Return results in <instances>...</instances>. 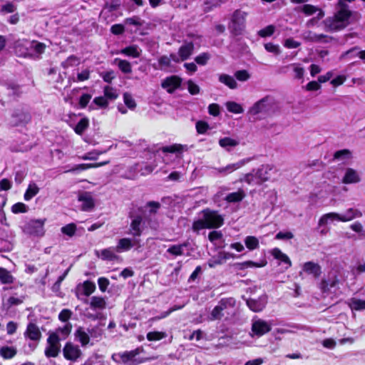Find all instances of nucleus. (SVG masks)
<instances>
[{
  "label": "nucleus",
  "instance_id": "f257e3e1",
  "mask_svg": "<svg viewBox=\"0 0 365 365\" xmlns=\"http://www.w3.org/2000/svg\"><path fill=\"white\" fill-rule=\"evenodd\" d=\"M277 168L269 165H262L257 170H253L252 173L245 174L241 181H245L249 185H260L267 181H274L278 177Z\"/></svg>",
  "mask_w": 365,
  "mask_h": 365
},
{
  "label": "nucleus",
  "instance_id": "f03ea898",
  "mask_svg": "<svg viewBox=\"0 0 365 365\" xmlns=\"http://www.w3.org/2000/svg\"><path fill=\"white\" fill-rule=\"evenodd\" d=\"M223 219L217 212L210 210H203L192 223V230L199 232L203 229H212L220 227Z\"/></svg>",
  "mask_w": 365,
  "mask_h": 365
},
{
  "label": "nucleus",
  "instance_id": "7ed1b4c3",
  "mask_svg": "<svg viewBox=\"0 0 365 365\" xmlns=\"http://www.w3.org/2000/svg\"><path fill=\"white\" fill-rule=\"evenodd\" d=\"M362 212L356 209L349 208L344 215H340L336 212H329L323 215L319 220L318 225L319 227L328 224L329 220H338L341 222L351 221L356 217H361Z\"/></svg>",
  "mask_w": 365,
  "mask_h": 365
},
{
  "label": "nucleus",
  "instance_id": "20e7f679",
  "mask_svg": "<svg viewBox=\"0 0 365 365\" xmlns=\"http://www.w3.org/2000/svg\"><path fill=\"white\" fill-rule=\"evenodd\" d=\"M21 288V291L17 292L11 293L9 297H4L3 298V307L9 310L11 308L14 307H17L21 304L26 299V292L24 289L23 288V285L21 284H19Z\"/></svg>",
  "mask_w": 365,
  "mask_h": 365
},
{
  "label": "nucleus",
  "instance_id": "39448f33",
  "mask_svg": "<svg viewBox=\"0 0 365 365\" xmlns=\"http://www.w3.org/2000/svg\"><path fill=\"white\" fill-rule=\"evenodd\" d=\"M138 354V349L130 351L113 354L112 359L117 363H123L126 365H136L142 362V360L136 359V356Z\"/></svg>",
  "mask_w": 365,
  "mask_h": 365
},
{
  "label": "nucleus",
  "instance_id": "423d86ee",
  "mask_svg": "<svg viewBox=\"0 0 365 365\" xmlns=\"http://www.w3.org/2000/svg\"><path fill=\"white\" fill-rule=\"evenodd\" d=\"M61 351L60 339L57 334H51L47 339L44 354L47 358L58 356Z\"/></svg>",
  "mask_w": 365,
  "mask_h": 365
},
{
  "label": "nucleus",
  "instance_id": "0eeeda50",
  "mask_svg": "<svg viewBox=\"0 0 365 365\" xmlns=\"http://www.w3.org/2000/svg\"><path fill=\"white\" fill-rule=\"evenodd\" d=\"M247 13L240 9L236 10L232 16V33L235 35L241 34L245 28Z\"/></svg>",
  "mask_w": 365,
  "mask_h": 365
},
{
  "label": "nucleus",
  "instance_id": "6e6552de",
  "mask_svg": "<svg viewBox=\"0 0 365 365\" xmlns=\"http://www.w3.org/2000/svg\"><path fill=\"white\" fill-rule=\"evenodd\" d=\"M45 219L31 220L26 225L25 231L30 235L41 237L45 232Z\"/></svg>",
  "mask_w": 365,
  "mask_h": 365
},
{
  "label": "nucleus",
  "instance_id": "1a4fd4ad",
  "mask_svg": "<svg viewBox=\"0 0 365 365\" xmlns=\"http://www.w3.org/2000/svg\"><path fill=\"white\" fill-rule=\"evenodd\" d=\"M28 58L38 60L41 58V55L45 52L46 45L38 41H30L29 44Z\"/></svg>",
  "mask_w": 365,
  "mask_h": 365
},
{
  "label": "nucleus",
  "instance_id": "9d476101",
  "mask_svg": "<svg viewBox=\"0 0 365 365\" xmlns=\"http://www.w3.org/2000/svg\"><path fill=\"white\" fill-rule=\"evenodd\" d=\"M228 299L223 298L212 310L209 319L212 321L220 319L225 314L228 313Z\"/></svg>",
  "mask_w": 365,
  "mask_h": 365
},
{
  "label": "nucleus",
  "instance_id": "9b49d317",
  "mask_svg": "<svg viewBox=\"0 0 365 365\" xmlns=\"http://www.w3.org/2000/svg\"><path fill=\"white\" fill-rule=\"evenodd\" d=\"M272 329L271 325L266 321L258 319L252 324V331L253 334L260 337L269 332Z\"/></svg>",
  "mask_w": 365,
  "mask_h": 365
},
{
  "label": "nucleus",
  "instance_id": "f8f14e48",
  "mask_svg": "<svg viewBox=\"0 0 365 365\" xmlns=\"http://www.w3.org/2000/svg\"><path fill=\"white\" fill-rule=\"evenodd\" d=\"M63 354L66 359L75 361L81 355V351L78 346L67 342L63 349Z\"/></svg>",
  "mask_w": 365,
  "mask_h": 365
},
{
  "label": "nucleus",
  "instance_id": "ddd939ff",
  "mask_svg": "<svg viewBox=\"0 0 365 365\" xmlns=\"http://www.w3.org/2000/svg\"><path fill=\"white\" fill-rule=\"evenodd\" d=\"M78 200L81 202V210L83 211L89 212L94 207L95 202L91 192H79L78 195Z\"/></svg>",
  "mask_w": 365,
  "mask_h": 365
},
{
  "label": "nucleus",
  "instance_id": "4468645a",
  "mask_svg": "<svg viewBox=\"0 0 365 365\" xmlns=\"http://www.w3.org/2000/svg\"><path fill=\"white\" fill-rule=\"evenodd\" d=\"M182 79L178 76L165 78L161 83V86L169 93H173L181 85Z\"/></svg>",
  "mask_w": 365,
  "mask_h": 365
},
{
  "label": "nucleus",
  "instance_id": "2eb2a0df",
  "mask_svg": "<svg viewBox=\"0 0 365 365\" xmlns=\"http://www.w3.org/2000/svg\"><path fill=\"white\" fill-rule=\"evenodd\" d=\"M269 97H264L256 102L249 110L251 115H255L259 113H267L270 109L269 105L267 103Z\"/></svg>",
  "mask_w": 365,
  "mask_h": 365
},
{
  "label": "nucleus",
  "instance_id": "dca6fc26",
  "mask_svg": "<svg viewBox=\"0 0 365 365\" xmlns=\"http://www.w3.org/2000/svg\"><path fill=\"white\" fill-rule=\"evenodd\" d=\"M144 221L141 215L135 216L130 222V234L134 237H140L144 229Z\"/></svg>",
  "mask_w": 365,
  "mask_h": 365
},
{
  "label": "nucleus",
  "instance_id": "f3484780",
  "mask_svg": "<svg viewBox=\"0 0 365 365\" xmlns=\"http://www.w3.org/2000/svg\"><path fill=\"white\" fill-rule=\"evenodd\" d=\"M30 115L29 113L21 110L15 111L11 118L10 124L12 126L23 125L30 120Z\"/></svg>",
  "mask_w": 365,
  "mask_h": 365
},
{
  "label": "nucleus",
  "instance_id": "a211bd4d",
  "mask_svg": "<svg viewBox=\"0 0 365 365\" xmlns=\"http://www.w3.org/2000/svg\"><path fill=\"white\" fill-rule=\"evenodd\" d=\"M304 39L307 41L312 42V43H318V42H324V43H329L332 38L329 37L328 36L325 34H317L313 33L311 31H308L305 32L303 35Z\"/></svg>",
  "mask_w": 365,
  "mask_h": 365
},
{
  "label": "nucleus",
  "instance_id": "6ab92c4d",
  "mask_svg": "<svg viewBox=\"0 0 365 365\" xmlns=\"http://www.w3.org/2000/svg\"><path fill=\"white\" fill-rule=\"evenodd\" d=\"M302 269L304 272L312 274L315 279H318L322 274L321 266L318 263L312 261L305 262Z\"/></svg>",
  "mask_w": 365,
  "mask_h": 365
},
{
  "label": "nucleus",
  "instance_id": "aec40b11",
  "mask_svg": "<svg viewBox=\"0 0 365 365\" xmlns=\"http://www.w3.org/2000/svg\"><path fill=\"white\" fill-rule=\"evenodd\" d=\"M115 252H117L115 247H110L101 250H96V255L103 260L113 261L118 259V255Z\"/></svg>",
  "mask_w": 365,
  "mask_h": 365
},
{
  "label": "nucleus",
  "instance_id": "412c9836",
  "mask_svg": "<svg viewBox=\"0 0 365 365\" xmlns=\"http://www.w3.org/2000/svg\"><path fill=\"white\" fill-rule=\"evenodd\" d=\"M138 240H133L130 238L125 237L118 240V245L115 247L117 252H123L130 250L135 244L138 243Z\"/></svg>",
  "mask_w": 365,
  "mask_h": 365
},
{
  "label": "nucleus",
  "instance_id": "4be33fe9",
  "mask_svg": "<svg viewBox=\"0 0 365 365\" xmlns=\"http://www.w3.org/2000/svg\"><path fill=\"white\" fill-rule=\"evenodd\" d=\"M30 42V40L27 39H21L18 40L15 42L14 49L16 53L19 56L28 58V51H29V43Z\"/></svg>",
  "mask_w": 365,
  "mask_h": 365
},
{
  "label": "nucleus",
  "instance_id": "5701e85b",
  "mask_svg": "<svg viewBox=\"0 0 365 365\" xmlns=\"http://www.w3.org/2000/svg\"><path fill=\"white\" fill-rule=\"evenodd\" d=\"M141 53L142 50L138 46L135 44L126 46L117 52L118 54H123L131 58H139Z\"/></svg>",
  "mask_w": 365,
  "mask_h": 365
},
{
  "label": "nucleus",
  "instance_id": "b1692460",
  "mask_svg": "<svg viewBox=\"0 0 365 365\" xmlns=\"http://www.w3.org/2000/svg\"><path fill=\"white\" fill-rule=\"evenodd\" d=\"M266 300L263 298L249 299L247 300V307L255 312H259L264 309L266 306Z\"/></svg>",
  "mask_w": 365,
  "mask_h": 365
},
{
  "label": "nucleus",
  "instance_id": "393cba45",
  "mask_svg": "<svg viewBox=\"0 0 365 365\" xmlns=\"http://www.w3.org/2000/svg\"><path fill=\"white\" fill-rule=\"evenodd\" d=\"M108 163V161H105L99 163H82L74 165L73 168L67 170L65 173H79L89 168H98L105 165Z\"/></svg>",
  "mask_w": 365,
  "mask_h": 365
},
{
  "label": "nucleus",
  "instance_id": "a878e982",
  "mask_svg": "<svg viewBox=\"0 0 365 365\" xmlns=\"http://www.w3.org/2000/svg\"><path fill=\"white\" fill-rule=\"evenodd\" d=\"M361 180L357 172L351 168L346 170L345 174L342 178V182L344 184L356 183Z\"/></svg>",
  "mask_w": 365,
  "mask_h": 365
},
{
  "label": "nucleus",
  "instance_id": "bb28decb",
  "mask_svg": "<svg viewBox=\"0 0 365 365\" xmlns=\"http://www.w3.org/2000/svg\"><path fill=\"white\" fill-rule=\"evenodd\" d=\"M324 24L327 30L329 31H338L343 30L346 27V24H342L338 22L334 16L326 19Z\"/></svg>",
  "mask_w": 365,
  "mask_h": 365
},
{
  "label": "nucleus",
  "instance_id": "cd10ccee",
  "mask_svg": "<svg viewBox=\"0 0 365 365\" xmlns=\"http://www.w3.org/2000/svg\"><path fill=\"white\" fill-rule=\"evenodd\" d=\"M25 336L31 340L38 341L41 338V334L38 327L36 324L30 323L27 327Z\"/></svg>",
  "mask_w": 365,
  "mask_h": 365
},
{
  "label": "nucleus",
  "instance_id": "c85d7f7f",
  "mask_svg": "<svg viewBox=\"0 0 365 365\" xmlns=\"http://www.w3.org/2000/svg\"><path fill=\"white\" fill-rule=\"evenodd\" d=\"M194 49V45L192 43H186L181 46L178 50V54L180 60L185 61L187 59L192 53Z\"/></svg>",
  "mask_w": 365,
  "mask_h": 365
},
{
  "label": "nucleus",
  "instance_id": "c756f323",
  "mask_svg": "<svg viewBox=\"0 0 365 365\" xmlns=\"http://www.w3.org/2000/svg\"><path fill=\"white\" fill-rule=\"evenodd\" d=\"M351 11L350 10L339 9L334 14V17L338 22L342 24L349 25V19L351 16Z\"/></svg>",
  "mask_w": 365,
  "mask_h": 365
},
{
  "label": "nucleus",
  "instance_id": "7c9ffc66",
  "mask_svg": "<svg viewBox=\"0 0 365 365\" xmlns=\"http://www.w3.org/2000/svg\"><path fill=\"white\" fill-rule=\"evenodd\" d=\"M89 304L93 310H102L106 308V302L103 297L93 296L91 298Z\"/></svg>",
  "mask_w": 365,
  "mask_h": 365
},
{
  "label": "nucleus",
  "instance_id": "2f4dec72",
  "mask_svg": "<svg viewBox=\"0 0 365 365\" xmlns=\"http://www.w3.org/2000/svg\"><path fill=\"white\" fill-rule=\"evenodd\" d=\"M76 337L78 339L82 346L88 345L90 342V335L88 331H86L83 328L79 327L76 333Z\"/></svg>",
  "mask_w": 365,
  "mask_h": 365
},
{
  "label": "nucleus",
  "instance_id": "473e14b6",
  "mask_svg": "<svg viewBox=\"0 0 365 365\" xmlns=\"http://www.w3.org/2000/svg\"><path fill=\"white\" fill-rule=\"evenodd\" d=\"M272 255L277 259L282 261V262L287 264V267H290L292 266V262L289 257L283 253L280 249L275 247L271 252Z\"/></svg>",
  "mask_w": 365,
  "mask_h": 365
},
{
  "label": "nucleus",
  "instance_id": "72a5a7b5",
  "mask_svg": "<svg viewBox=\"0 0 365 365\" xmlns=\"http://www.w3.org/2000/svg\"><path fill=\"white\" fill-rule=\"evenodd\" d=\"M15 281L14 277L5 268L0 267V282L4 284H13Z\"/></svg>",
  "mask_w": 365,
  "mask_h": 365
},
{
  "label": "nucleus",
  "instance_id": "f704fd0d",
  "mask_svg": "<svg viewBox=\"0 0 365 365\" xmlns=\"http://www.w3.org/2000/svg\"><path fill=\"white\" fill-rule=\"evenodd\" d=\"M185 146L180 144H173L165 146L162 148L163 153H175L177 158H180Z\"/></svg>",
  "mask_w": 365,
  "mask_h": 365
},
{
  "label": "nucleus",
  "instance_id": "c9c22d12",
  "mask_svg": "<svg viewBox=\"0 0 365 365\" xmlns=\"http://www.w3.org/2000/svg\"><path fill=\"white\" fill-rule=\"evenodd\" d=\"M114 64L117 65L118 68L124 73H130L132 72V66L130 62L116 58L113 61Z\"/></svg>",
  "mask_w": 365,
  "mask_h": 365
},
{
  "label": "nucleus",
  "instance_id": "e433bc0d",
  "mask_svg": "<svg viewBox=\"0 0 365 365\" xmlns=\"http://www.w3.org/2000/svg\"><path fill=\"white\" fill-rule=\"evenodd\" d=\"M16 353V349L13 346H4L0 348V356L4 359H12Z\"/></svg>",
  "mask_w": 365,
  "mask_h": 365
},
{
  "label": "nucleus",
  "instance_id": "4c0bfd02",
  "mask_svg": "<svg viewBox=\"0 0 365 365\" xmlns=\"http://www.w3.org/2000/svg\"><path fill=\"white\" fill-rule=\"evenodd\" d=\"M349 307L352 311H361L365 309V300L352 297L350 299Z\"/></svg>",
  "mask_w": 365,
  "mask_h": 365
},
{
  "label": "nucleus",
  "instance_id": "58836bf2",
  "mask_svg": "<svg viewBox=\"0 0 365 365\" xmlns=\"http://www.w3.org/2000/svg\"><path fill=\"white\" fill-rule=\"evenodd\" d=\"M39 192V187L38 185L34 182H31L28 188L26 189L25 193H24V200L26 201H29L31 199H32L35 195L38 194Z\"/></svg>",
  "mask_w": 365,
  "mask_h": 365
},
{
  "label": "nucleus",
  "instance_id": "ea45409f",
  "mask_svg": "<svg viewBox=\"0 0 365 365\" xmlns=\"http://www.w3.org/2000/svg\"><path fill=\"white\" fill-rule=\"evenodd\" d=\"M352 158V153L349 149H342L336 151L333 155V160H344Z\"/></svg>",
  "mask_w": 365,
  "mask_h": 365
},
{
  "label": "nucleus",
  "instance_id": "a19ab883",
  "mask_svg": "<svg viewBox=\"0 0 365 365\" xmlns=\"http://www.w3.org/2000/svg\"><path fill=\"white\" fill-rule=\"evenodd\" d=\"M266 263H258L251 260L245 261L243 262L237 263L235 264L237 268L240 270H244L251 267H262L265 265Z\"/></svg>",
  "mask_w": 365,
  "mask_h": 365
},
{
  "label": "nucleus",
  "instance_id": "79ce46f5",
  "mask_svg": "<svg viewBox=\"0 0 365 365\" xmlns=\"http://www.w3.org/2000/svg\"><path fill=\"white\" fill-rule=\"evenodd\" d=\"M81 287L82 289L83 294L86 297L90 296L96 290L95 283L88 280L85 281Z\"/></svg>",
  "mask_w": 365,
  "mask_h": 365
},
{
  "label": "nucleus",
  "instance_id": "37998d69",
  "mask_svg": "<svg viewBox=\"0 0 365 365\" xmlns=\"http://www.w3.org/2000/svg\"><path fill=\"white\" fill-rule=\"evenodd\" d=\"M225 0H205L203 4V11L209 12L214 8L219 6Z\"/></svg>",
  "mask_w": 365,
  "mask_h": 365
},
{
  "label": "nucleus",
  "instance_id": "c03bdc74",
  "mask_svg": "<svg viewBox=\"0 0 365 365\" xmlns=\"http://www.w3.org/2000/svg\"><path fill=\"white\" fill-rule=\"evenodd\" d=\"M88 331L89 333L90 337L96 339V341L100 340L103 334V331L101 328L100 325H96L91 328H88Z\"/></svg>",
  "mask_w": 365,
  "mask_h": 365
},
{
  "label": "nucleus",
  "instance_id": "a18cd8bd",
  "mask_svg": "<svg viewBox=\"0 0 365 365\" xmlns=\"http://www.w3.org/2000/svg\"><path fill=\"white\" fill-rule=\"evenodd\" d=\"M79 63H80V59L77 56H76L74 55H71V56H68L66 61H64L61 63V66L64 69H66V68H68L69 67L77 66L79 64Z\"/></svg>",
  "mask_w": 365,
  "mask_h": 365
},
{
  "label": "nucleus",
  "instance_id": "49530a36",
  "mask_svg": "<svg viewBox=\"0 0 365 365\" xmlns=\"http://www.w3.org/2000/svg\"><path fill=\"white\" fill-rule=\"evenodd\" d=\"M103 93H104V97L108 101L115 100L118 96L116 90L109 86H106L104 87Z\"/></svg>",
  "mask_w": 365,
  "mask_h": 365
},
{
  "label": "nucleus",
  "instance_id": "de8ad7c7",
  "mask_svg": "<svg viewBox=\"0 0 365 365\" xmlns=\"http://www.w3.org/2000/svg\"><path fill=\"white\" fill-rule=\"evenodd\" d=\"M245 244L247 249L254 250L259 246V240L256 237L247 236L245 240Z\"/></svg>",
  "mask_w": 365,
  "mask_h": 365
},
{
  "label": "nucleus",
  "instance_id": "09e8293b",
  "mask_svg": "<svg viewBox=\"0 0 365 365\" xmlns=\"http://www.w3.org/2000/svg\"><path fill=\"white\" fill-rule=\"evenodd\" d=\"M186 246L185 243L172 245L168 249L167 252L175 256H180L183 255V248Z\"/></svg>",
  "mask_w": 365,
  "mask_h": 365
},
{
  "label": "nucleus",
  "instance_id": "8fccbe9b",
  "mask_svg": "<svg viewBox=\"0 0 365 365\" xmlns=\"http://www.w3.org/2000/svg\"><path fill=\"white\" fill-rule=\"evenodd\" d=\"M155 168V165L148 163H142L138 165L137 170L140 172L142 175H146L151 173Z\"/></svg>",
  "mask_w": 365,
  "mask_h": 365
},
{
  "label": "nucleus",
  "instance_id": "3c124183",
  "mask_svg": "<svg viewBox=\"0 0 365 365\" xmlns=\"http://www.w3.org/2000/svg\"><path fill=\"white\" fill-rule=\"evenodd\" d=\"M88 120L86 118H81L74 128L75 132L78 135H81L88 127Z\"/></svg>",
  "mask_w": 365,
  "mask_h": 365
},
{
  "label": "nucleus",
  "instance_id": "603ef678",
  "mask_svg": "<svg viewBox=\"0 0 365 365\" xmlns=\"http://www.w3.org/2000/svg\"><path fill=\"white\" fill-rule=\"evenodd\" d=\"M167 336V334L164 331H150L147 334V339L148 341H159Z\"/></svg>",
  "mask_w": 365,
  "mask_h": 365
},
{
  "label": "nucleus",
  "instance_id": "864d4df0",
  "mask_svg": "<svg viewBox=\"0 0 365 365\" xmlns=\"http://www.w3.org/2000/svg\"><path fill=\"white\" fill-rule=\"evenodd\" d=\"M245 197V191L243 190L240 189L237 192L230 193L229 200L230 202H238L242 201Z\"/></svg>",
  "mask_w": 365,
  "mask_h": 365
},
{
  "label": "nucleus",
  "instance_id": "5fc2aeb1",
  "mask_svg": "<svg viewBox=\"0 0 365 365\" xmlns=\"http://www.w3.org/2000/svg\"><path fill=\"white\" fill-rule=\"evenodd\" d=\"M159 69L167 71L171 66L170 58L168 56H162L158 58Z\"/></svg>",
  "mask_w": 365,
  "mask_h": 365
},
{
  "label": "nucleus",
  "instance_id": "6e6d98bb",
  "mask_svg": "<svg viewBox=\"0 0 365 365\" xmlns=\"http://www.w3.org/2000/svg\"><path fill=\"white\" fill-rule=\"evenodd\" d=\"M106 151H107L106 150H94L92 152H89V153H86L84 155H83L81 157V159L85 160H97L98 157L100 155L106 153Z\"/></svg>",
  "mask_w": 365,
  "mask_h": 365
},
{
  "label": "nucleus",
  "instance_id": "4d7b16f0",
  "mask_svg": "<svg viewBox=\"0 0 365 365\" xmlns=\"http://www.w3.org/2000/svg\"><path fill=\"white\" fill-rule=\"evenodd\" d=\"M275 31V26L274 25H269L264 29L258 31V35L262 38L271 36L273 35Z\"/></svg>",
  "mask_w": 365,
  "mask_h": 365
},
{
  "label": "nucleus",
  "instance_id": "13d9d810",
  "mask_svg": "<svg viewBox=\"0 0 365 365\" xmlns=\"http://www.w3.org/2000/svg\"><path fill=\"white\" fill-rule=\"evenodd\" d=\"M15 10L16 6L12 2L7 1L0 6V13L4 14L13 13Z\"/></svg>",
  "mask_w": 365,
  "mask_h": 365
},
{
  "label": "nucleus",
  "instance_id": "bf43d9fd",
  "mask_svg": "<svg viewBox=\"0 0 365 365\" xmlns=\"http://www.w3.org/2000/svg\"><path fill=\"white\" fill-rule=\"evenodd\" d=\"M76 230V226L74 223H70L61 227L62 233L69 237L73 236Z\"/></svg>",
  "mask_w": 365,
  "mask_h": 365
},
{
  "label": "nucleus",
  "instance_id": "052dcab7",
  "mask_svg": "<svg viewBox=\"0 0 365 365\" xmlns=\"http://www.w3.org/2000/svg\"><path fill=\"white\" fill-rule=\"evenodd\" d=\"M123 101L125 104V106L133 110L136 107V103L130 93H125L123 94Z\"/></svg>",
  "mask_w": 365,
  "mask_h": 365
},
{
  "label": "nucleus",
  "instance_id": "680f3d73",
  "mask_svg": "<svg viewBox=\"0 0 365 365\" xmlns=\"http://www.w3.org/2000/svg\"><path fill=\"white\" fill-rule=\"evenodd\" d=\"M319 9L312 4H304L301 9V11L303 12L306 16H311L315 14Z\"/></svg>",
  "mask_w": 365,
  "mask_h": 365
},
{
  "label": "nucleus",
  "instance_id": "e2e57ef3",
  "mask_svg": "<svg viewBox=\"0 0 365 365\" xmlns=\"http://www.w3.org/2000/svg\"><path fill=\"white\" fill-rule=\"evenodd\" d=\"M28 210V207L23 202H17L11 207V211L15 213H25Z\"/></svg>",
  "mask_w": 365,
  "mask_h": 365
},
{
  "label": "nucleus",
  "instance_id": "0e129e2a",
  "mask_svg": "<svg viewBox=\"0 0 365 365\" xmlns=\"http://www.w3.org/2000/svg\"><path fill=\"white\" fill-rule=\"evenodd\" d=\"M264 46L265 50L269 53H272L274 55H279L280 53V48L278 45L269 42L265 43Z\"/></svg>",
  "mask_w": 365,
  "mask_h": 365
},
{
  "label": "nucleus",
  "instance_id": "69168bd1",
  "mask_svg": "<svg viewBox=\"0 0 365 365\" xmlns=\"http://www.w3.org/2000/svg\"><path fill=\"white\" fill-rule=\"evenodd\" d=\"M234 76L240 81H246L250 78L247 70H239L235 73Z\"/></svg>",
  "mask_w": 365,
  "mask_h": 365
},
{
  "label": "nucleus",
  "instance_id": "338daca9",
  "mask_svg": "<svg viewBox=\"0 0 365 365\" xmlns=\"http://www.w3.org/2000/svg\"><path fill=\"white\" fill-rule=\"evenodd\" d=\"M222 235L221 232L218 231H212L208 235L209 240L214 244L220 243L222 240Z\"/></svg>",
  "mask_w": 365,
  "mask_h": 365
},
{
  "label": "nucleus",
  "instance_id": "774afa93",
  "mask_svg": "<svg viewBox=\"0 0 365 365\" xmlns=\"http://www.w3.org/2000/svg\"><path fill=\"white\" fill-rule=\"evenodd\" d=\"M358 49L359 48L357 46L353 47L346 52V55H351L352 57L358 56L361 60L365 61V50L360 51L357 52L356 54H353L354 52L357 51Z\"/></svg>",
  "mask_w": 365,
  "mask_h": 365
}]
</instances>
